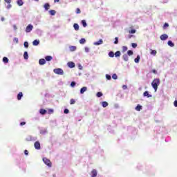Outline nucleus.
Wrapping results in <instances>:
<instances>
[{
    "label": "nucleus",
    "mask_w": 177,
    "mask_h": 177,
    "mask_svg": "<svg viewBox=\"0 0 177 177\" xmlns=\"http://www.w3.org/2000/svg\"><path fill=\"white\" fill-rule=\"evenodd\" d=\"M152 88H153L155 92H157L158 89V86L160 85V79L156 78L151 82Z\"/></svg>",
    "instance_id": "f257e3e1"
},
{
    "label": "nucleus",
    "mask_w": 177,
    "mask_h": 177,
    "mask_svg": "<svg viewBox=\"0 0 177 177\" xmlns=\"http://www.w3.org/2000/svg\"><path fill=\"white\" fill-rule=\"evenodd\" d=\"M55 74H57L58 75H63L64 74V71L63 69L58 68L53 70Z\"/></svg>",
    "instance_id": "f03ea898"
},
{
    "label": "nucleus",
    "mask_w": 177,
    "mask_h": 177,
    "mask_svg": "<svg viewBox=\"0 0 177 177\" xmlns=\"http://www.w3.org/2000/svg\"><path fill=\"white\" fill-rule=\"evenodd\" d=\"M43 161L48 167H52V162H50V160L48 159L47 158H44Z\"/></svg>",
    "instance_id": "7ed1b4c3"
},
{
    "label": "nucleus",
    "mask_w": 177,
    "mask_h": 177,
    "mask_svg": "<svg viewBox=\"0 0 177 177\" xmlns=\"http://www.w3.org/2000/svg\"><path fill=\"white\" fill-rule=\"evenodd\" d=\"M33 28H34V26H32V25L31 24L28 25L26 28V32H31Z\"/></svg>",
    "instance_id": "20e7f679"
},
{
    "label": "nucleus",
    "mask_w": 177,
    "mask_h": 177,
    "mask_svg": "<svg viewBox=\"0 0 177 177\" xmlns=\"http://www.w3.org/2000/svg\"><path fill=\"white\" fill-rule=\"evenodd\" d=\"M35 149H36L37 150H39L41 149V144L39 143V142L36 141L35 142Z\"/></svg>",
    "instance_id": "39448f33"
},
{
    "label": "nucleus",
    "mask_w": 177,
    "mask_h": 177,
    "mask_svg": "<svg viewBox=\"0 0 177 177\" xmlns=\"http://www.w3.org/2000/svg\"><path fill=\"white\" fill-rule=\"evenodd\" d=\"M67 66L69 68H74V67H75V64L73 62H69L67 63Z\"/></svg>",
    "instance_id": "423d86ee"
},
{
    "label": "nucleus",
    "mask_w": 177,
    "mask_h": 177,
    "mask_svg": "<svg viewBox=\"0 0 177 177\" xmlns=\"http://www.w3.org/2000/svg\"><path fill=\"white\" fill-rule=\"evenodd\" d=\"M160 39L161 41H166V39H168V35L167 34L160 35Z\"/></svg>",
    "instance_id": "0eeeda50"
},
{
    "label": "nucleus",
    "mask_w": 177,
    "mask_h": 177,
    "mask_svg": "<svg viewBox=\"0 0 177 177\" xmlns=\"http://www.w3.org/2000/svg\"><path fill=\"white\" fill-rule=\"evenodd\" d=\"M97 176V171L96 169H93L91 171V177H96Z\"/></svg>",
    "instance_id": "6e6552de"
},
{
    "label": "nucleus",
    "mask_w": 177,
    "mask_h": 177,
    "mask_svg": "<svg viewBox=\"0 0 177 177\" xmlns=\"http://www.w3.org/2000/svg\"><path fill=\"white\" fill-rule=\"evenodd\" d=\"M44 8L45 10H49V9H50V4L46 3L44 5Z\"/></svg>",
    "instance_id": "1a4fd4ad"
},
{
    "label": "nucleus",
    "mask_w": 177,
    "mask_h": 177,
    "mask_svg": "<svg viewBox=\"0 0 177 177\" xmlns=\"http://www.w3.org/2000/svg\"><path fill=\"white\" fill-rule=\"evenodd\" d=\"M88 91V88L86 86H84L80 89V93L82 95L84 92H86Z\"/></svg>",
    "instance_id": "9d476101"
},
{
    "label": "nucleus",
    "mask_w": 177,
    "mask_h": 177,
    "mask_svg": "<svg viewBox=\"0 0 177 177\" xmlns=\"http://www.w3.org/2000/svg\"><path fill=\"white\" fill-rule=\"evenodd\" d=\"M45 63H46V61L45 60V59H40L39 60V64H40V66H44Z\"/></svg>",
    "instance_id": "9b49d317"
},
{
    "label": "nucleus",
    "mask_w": 177,
    "mask_h": 177,
    "mask_svg": "<svg viewBox=\"0 0 177 177\" xmlns=\"http://www.w3.org/2000/svg\"><path fill=\"white\" fill-rule=\"evenodd\" d=\"M32 45H33L34 46H38V45H39V40H37V39L34 40V41H32Z\"/></svg>",
    "instance_id": "f8f14e48"
},
{
    "label": "nucleus",
    "mask_w": 177,
    "mask_h": 177,
    "mask_svg": "<svg viewBox=\"0 0 177 177\" xmlns=\"http://www.w3.org/2000/svg\"><path fill=\"white\" fill-rule=\"evenodd\" d=\"M102 44H103V40L102 39H100L99 40V41L95 42L94 45L99 46V45H102Z\"/></svg>",
    "instance_id": "ddd939ff"
},
{
    "label": "nucleus",
    "mask_w": 177,
    "mask_h": 177,
    "mask_svg": "<svg viewBox=\"0 0 177 177\" xmlns=\"http://www.w3.org/2000/svg\"><path fill=\"white\" fill-rule=\"evenodd\" d=\"M73 28L75 31H78V30H80V26L78 25V24H74Z\"/></svg>",
    "instance_id": "4468645a"
},
{
    "label": "nucleus",
    "mask_w": 177,
    "mask_h": 177,
    "mask_svg": "<svg viewBox=\"0 0 177 177\" xmlns=\"http://www.w3.org/2000/svg\"><path fill=\"white\" fill-rule=\"evenodd\" d=\"M143 96L147 97H151V95L149 94V91L144 92Z\"/></svg>",
    "instance_id": "2eb2a0df"
},
{
    "label": "nucleus",
    "mask_w": 177,
    "mask_h": 177,
    "mask_svg": "<svg viewBox=\"0 0 177 177\" xmlns=\"http://www.w3.org/2000/svg\"><path fill=\"white\" fill-rule=\"evenodd\" d=\"M21 97H23V93L19 92L17 95V99L18 100H21Z\"/></svg>",
    "instance_id": "dca6fc26"
},
{
    "label": "nucleus",
    "mask_w": 177,
    "mask_h": 177,
    "mask_svg": "<svg viewBox=\"0 0 177 177\" xmlns=\"http://www.w3.org/2000/svg\"><path fill=\"white\" fill-rule=\"evenodd\" d=\"M167 44H168V45H169V46H171V48H174V46H175V44H174V43L172 42V41H171V40H169L168 42H167Z\"/></svg>",
    "instance_id": "f3484780"
},
{
    "label": "nucleus",
    "mask_w": 177,
    "mask_h": 177,
    "mask_svg": "<svg viewBox=\"0 0 177 177\" xmlns=\"http://www.w3.org/2000/svg\"><path fill=\"white\" fill-rule=\"evenodd\" d=\"M45 59L47 62H50L52 59H53V57H52V56L50 55H47L46 56Z\"/></svg>",
    "instance_id": "a211bd4d"
},
{
    "label": "nucleus",
    "mask_w": 177,
    "mask_h": 177,
    "mask_svg": "<svg viewBox=\"0 0 177 177\" xmlns=\"http://www.w3.org/2000/svg\"><path fill=\"white\" fill-rule=\"evenodd\" d=\"M17 3L19 6H23L24 3L23 2V0H17Z\"/></svg>",
    "instance_id": "6ab92c4d"
},
{
    "label": "nucleus",
    "mask_w": 177,
    "mask_h": 177,
    "mask_svg": "<svg viewBox=\"0 0 177 177\" xmlns=\"http://www.w3.org/2000/svg\"><path fill=\"white\" fill-rule=\"evenodd\" d=\"M122 57H123V59L124 60V62H128L129 57H128V55L127 54L123 55Z\"/></svg>",
    "instance_id": "aec40b11"
},
{
    "label": "nucleus",
    "mask_w": 177,
    "mask_h": 177,
    "mask_svg": "<svg viewBox=\"0 0 177 177\" xmlns=\"http://www.w3.org/2000/svg\"><path fill=\"white\" fill-rule=\"evenodd\" d=\"M49 13L51 15V16H55L56 15V11L55 10H50Z\"/></svg>",
    "instance_id": "412c9836"
},
{
    "label": "nucleus",
    "mask_w": 177,
    "mask_h": 177,
    "mask_svg": "<svg viewBox=\"0 0 177 177\" xmlns=\"http://www.w3.org/2000/svg\"><path fill=\"white\" fill-rule=\"evenodd\" d=\"M70 50L71 52H74L75 50H77V47L74 46H72L70 47Z\"/></svg>",
    "instance_id": "4be33fe9"
},
{
    "label": "nucleus",
    "mask_w": 177,
    "mask_h": 177,
    "mask_svg": "<svg viewBox=\"0 0 177 177\" xmlns=\"http://www.w3.org/2000/svg\"><path fill=\"white\" fill-rule=\"evenodd\" d=\"M24 57L26 60H27V59H28V53H27V51H25L24 53Z\"/></svg>",
    "instance_id": "5701e85b"
},
{
    "label": "nucleus",
    "mask_w": 177,
    "mask_h": 177,
    "mask_svg": "<svg viewBox=\"0 0 177 177\" xmlns=\"http://www.w3.org/2000/svg\"><path fill=\"white\" fill-rule=\"evenodd\" d=\"M39 113H40V114L44 115L45 114H46V110H45V109H40Z\"/></svg>",
    "instance_id": "b1692460"
},
{
    "label": "nucleus",
    "mask_w": 177,
    "mask_h": 177,
    "mask_svg": "<svg viewBox=\"0 0 177 177\" xmlns=\"http://www.w3.org/2000/svg\"><path fill=\"white\" fill-rule=\"evenodd\" d=\"M115 56L116 57H120L121 56V52H120V51H116V52L115 53Z\"/></svg>",
    "instance_id": "393cba45"
},
{
    "label": "nucleus",
    "mask_w": 177,
    "mask_h": 177,
    "mask_svg": "<svg viewBox=\"0 0 177 177\" xmlns=\"http://www.w3.org/2000/svg\"><path fill=\"white\" fill-rule=\"evenodd\" d=\"M127 50H128V47L127 46H123L122 52L124 53V52H127Z\"/></svg>",
    "instance_id": "a878e982"
},
{
    "label": "nucleus",
    "mask_w": 177,
    "mask_h": 177,
    "mask_svg": "<svg viewBox=\"0 0 177 177\" xmlns=\"http://www.w3.org/2000/svg\"><path fill=\"white\" fill-rule=\"evenodd\" d=\"M102 107H107V106H109V103H107L106 101L102 102Z\"/></svg>",
    "instance_id": "bb28decb"
},
{
    "label": "nucleus",
    "mask_w": 177,
    "mask_h": 177,
    "mask_svg": "<svg viewBox=\"0 0 177 177\" xmlns=\"http://www.w3.org/2000/svg\"><path fill=\"white\" fill-rule=\"evenodd\" d=\"M136 110L137 111H140V110H142V105H138L136 107Z\"/></svg>",
    "instance_id": "cd10ccee"
},
{
    "label": "nucleus",
    "mask_w": 177,
    "mask_h": 177,
    "mask_svg": "<svg viewBox=\"0 0 177 177\" xmlns=\"http://www.w3.org/2000/svg\"><path fill=\"white\" fill-rule=\"evenodd\" d=\"M139 60H140V56L138 55L137 57L134 59L135 63H139Z\"/></svg>",
    "instance_id": "c85d7f7f"
},
{
    "label": "nucleus",
    "mask_w": 177,
    "mask_h": 177,
    "mask_svg": "<svg viewBox=\"0 0 177 177\" xmlns=\"http://www.w3.org/2000/svg\"><path fill=\"white\" fill-rule=\"evenodd\" d=\"M82 24L83 27H86V26H87L86 21H85V19L82 20Z\"/></svg>",
    "instance_id": "c756f323"
},
{
    "label": "nucleus",
    "mask_w": 177,
    "mask_h": 177,
    "mask_svg": "<svg viewBox=\"0 0 177 177\" xmlns=\"http://www.w3.org/2000/svg\"><path fill=\"white\" fill-rule=\"evenodd\" d=\"M3 63H8L9 62V59H8V57H4L3 58Z\"/></svg>",
    "instance_id": "7c9ffc66"
},
{
    "label": "nucleus",
    "mask_w": 177,
    "mask_h": 177,
    "mask_svg": "<svg viewBox=\"0 0 177 177\" xmlns=\"http://www.w3.org/2000/svg\"><path fill=\"white\" fill-rule=\"evenodd\" d=\"M85 42H86V40H85L84 38H82L80 40V44H85Z\"/></svg>",
    "instance_id": "2f4dec72"
},
{
    "label": "nucleus",
    "mask_w": 177,
    "mask_h": 177,
    "mask_svg": "<svg viewBox=\"0 0 177 177\" xmlns=\"http://www.w3.org/2000/svg\"><path fill=\"white\" fill-rule=\"evenodd\" d=\"M114 52H113V51H110L109 53V57H114Z\"/></svg>",
    "instance_id": "473e14b6"
},
{
    "label": "nucleus",
    "mask_w": 177,
    "mask_h": 177,
    "mask_svg": "<svg viewBox=\"0 0 177 177\" xmlns=\"http://www.w3.org/2000/svg\"><path fill=\"white\" fill-rule=\"evenodd\" d=\"M151 55H153V56H156V55H157V51L155 50H151Z\"/></svg>",
    "instance_id": "72a5a7b5"
},
{
    "label": "nucleus",
    "mask_w": 177,
    "mask_h": 177,
    "mask_svg": "<svg viewBox=\"0 0 177 177\" xmlns=\"http://www.w3.org/2000/svg\"><path fill=\"white\" fill-rule=\"evenodd\" d=\"M127 55L128 56H132V55H133V51L129 50L127 51Z\"/></svg>",
    "instance_id": "f704fd0d"
},
{
    "label": "nucleus",
    "mask_w": 177,
    "mask_h": 177,
    "mask_svg": "<svg viewBox=\"0 0 177 177\" xmlns=\"http://www.w3.org/2000/svg\"><path fill=\"white\" fill-rule=\"evenodd\" d=\"M136 32V30H135V29H132L129 31V34H135Z\"/></svg>",
    "instance_id": "c9c22d12"
},
{
    "label": "nucleus",
    "mask_w": 177,
    "mask_h": 177,
    "mask_svg": "<svg viewBox=\"0 0 177 177\" xmlns=\"http://www.w3.org/2000/svg\"><path fill=\"white\" fill-rule=\"evenodd\" d=\"M102 96H103V93L102 92L97 93V97H102Z\"/></svg>",
    "instance_id": "e433bc0d"
},
{
    "label": "nucleus",
    "mask_w": 177,
    "mask_h": 177,
    "mask_svg": "<svg viewBox=\"0 0 177 177\" xmlns=\"http://www.w3.org/2000/svg\"><path fill=\"white\" fill-rule=\"evenodd\" d=\"M70 104H75V100L71 99L70 100Z\"/></svg>",
    "instance_id": "4c0bfd02"
},
{
    "label": "nucleus",
    "mask_w": 177,
    "mask_h": 177,
    "mask_svg": "<svg viewBox=\"0 0 177 177\" xmlns=\"http://www.w3.org/2000/svg\"><path fill=\"white\" fill-rule=\"evenodd\" d=\"M131 46H132V48H137L138 47V44L136 43H132L131 44Z\"/></svg>",
    "instance_id": "58836bf2"
},
{
    "label": "nucleus",
    "mask_w": 177,
    "mask_h": 177,
    "mask_svg": "<svg viewBox=\"0 0 177 177\" xmlns=\"http://www.w3.org/2000/svg\"><path fill=\"white\" fill-rule=\"evenodd\" d=\"M112 78H113V80H117V78H118L117 74H113L112 75Z\"/></svg>",
    "instance_id": "ea45409f"
},
{
    "label": "nucleus",
    "mask_w": 177,
    "mask_h": 177,
    "mask_svg": "<svg viewBox=\"0 0 177 177\" xmlns=\"http://www.w3.org/2000/svg\"><path fill=\"white\" fill-rule=\"evenodd\" d=\"M64 114H68V113H70V111H68V109H64Z\"/></svg>",
    "instance_id": "a19ab883"
},
{
    "label": "nucleus",
    "mask_w": 177,
    "mask_h": 177,
    "mask_svg": "<svg viewBox=\"0 0 177 177\" xmlns=\"http://www.w3.org/2000/svg\"><path fill=\"white\" fill-rule=\"evenodd\" d=\"M14 42H16V44H19V38L17 37L14 38Z\"/></svg>",
    "instance_id": "79ce46f5"
},
{
    "label": "nucleus",
    "mask_w": 177,
    "mask_h": 177,
    "mask_svg": "<svg viewBox=\"0 0 177 177\" xmlns=\"http://www.w3.org/2000/svg\"><path fill=\"white\" fill-rule=\"evenodd\" d=\"M114 44H115V45H117V44H118V37L115 38Z\"/></svg>",
    "instance_id": "37998d69"
},
{
    "label": "nucleus",
    "mask_w": 177,
    "mask_h": 177,
    "mask_svg": "<svg viewBox=\"0 0 177 177\" xmlns=\"http://www.w3.org/2000/svg\"><path fill=\"white\" fill-rule=\"evenodd\" d=\"M48 114H53V109H48Z\"/></svg>",
    "instance_id": "c03bdc74"
},
{
    "label": "nucleus",
    "mask_w": 177,
    "mask_h": 177,
    "mask_svg": "<svg viewBox=\"0 0 177 177\" xmlns=\"http://www.w3.org/2000/svg\"><path fill=\"white\" fill-rule=\"evenodd\" d=\"M76 13H77V15H80V13H81V10H80V8H77V9H76Z\"/></svg>",
    "instance_id": "a18cd8bd"
},
{
    "label": "nucleus",
    "mask_w": 177,
    "mask_h": 177,
    "mask_svg": "<svg viewBox=\"0 0 177 177\" xmlns=\"http://www.w3.org/2000/svg\"><path fill=\"white\" fill-rule=\"evenodd\" d=\"M24 46L26 48H28V42L25 41V42L24 43Z\"/></svg>",
    "instance_id": "49530a36"
},
{
    "label": "nucleus",
    "mask_w": 177,
    "mask_h": 177,
    "mask_svg": "<svg viewBox=\"0 0 177 177\" xmlns=\"http://www.w3.org/2000/svg\"><path fill=\"white\" fill-rule=\"evenodd\" d=\"M106 80H111V76L109 75H106Z\"/></svg>",
    "instance_id": "de8ad7c7"
},
{
    "label": "nucleus",
    "mask_w": 177,
    "mask_h": 177,
    "mask_svg": "<svg viewBox=\"0 0 177 177\" xmlns=\"http://www.w3.org/2000/svg\"><path fill=\"white\" fill-rule=\"evenodd\" d=\"M71 86H72V88H74V86H75V82H72L71 83Z\"/></svg>",
    "instance_id": "09e8293b"
},
{
    "label": "nucleus",
    "mask_w": 177,
    "mask_h": 177,
    "mask_svg": "<svg viewBox=\"0 0 177 177\" xmlns=\"http://www.w3.org/2000/svg\"><path fill=\"white\" fill-rule=\"evenodd\" d=\"M84 50L86 53H88V52H89V48L85 47Z\"/></svg>",
    "instance_id": "8fccbe9b"
},
{
    "label": "nucleus",
    "mask_w": 177,
    "mask_h": 177,
    "mask_svg": "<svg viewBox=\"0 0 177 177\" xmlns=\"http://www.w3.org/2000/svg\"><path fill=\"white\" fill-rule=\"evenodd\" d=\"M169 25L168 24V23H165L163 26V28H165V27H169Z\"/></svg>",
    "instance_id": "3c124183"
},
{
    "label": "nucleus",
    "mask_w": 177,
    "mask_h": 177,
    "mask_svg": "<svg viewBox=\"0 0 177 177\" xmlns=\"http://www.w3.org/2000/svg\"><path fill=\"white\" fill-rule=\"evenodd\" d=\"M24 154H25L26 156H28V151L27 149H26V150L24 151Z\"/></svg>",
    "instance_id": "603ef678"
},
{
    "label": "nucleus",
    "mask_w": 177,
    "mask_h": 177,
    "mask_svg": "<svg viewBox=\"0 0 177 177\" xmlns=\"http://www.w3.org/2000/svg\"><path fill=\"white\" fill-rule=\"evenodd\" d=\"M10 8H12V5L10 3H8V5L7 6V9H10Z\"/></svg>",
    "instance_id": "864d4df0"
},
{
    "label": "nucleus",
    "mask_w": 177,
    "mask_h": 177,
    "mask_svg": "<svg viewBox=\"0 0 177 177\" xmlns=\"http://www.w3.org/2000/svg\"><path fill=\"white\" fill-rule=\"evenodd\" d=\"M6 3H10L12 2V0H4Z\"/></svg>",
    "instance_id": "5fc2aeb1"
},
{
    "label": "nucleus",
    "mask_w": 177,
    "mask_h": 177,
    "mask_svg": "<svg viewBox=\"0 0 177 177\" xmlns=\"http://www.w3.org/2000/svg\"><path fill=\"white\" fill-rule=\"evenodd\" d=\"M21 127H23V125H26V122H21L20 123Z\"/></svg>",
    "instance_id": "6e6d98bb"
},
{
    "label": "nucleus",
    "mask_w": 177,
    "mask_h": 177,
    "mask_svg": "<svg viewBox=\"0 0 177 177\" xmlns=\"http://www.w3.org/2000/svg\"><path fill=\"white\" fill-rule=\"evenodd\" d=\"M132 37H133V35H128V39H131V38H132Z\"/></svg>",
    "instance_id": "4d7b16f0"
},
{
    "label": "nucleus",
    "mask_w": 177,
    "mask_h": 177,
    "mask_svg": "<svg viewBox=\"0 0 177 177\" xmlns=\"http://www.w3.org/2000/svg\"><path fill=\"white\" fill-rule=\"evenodd\" d=\"M152 73L153 74H157V71H156V69L152 70Z\"/></svg>",
    "instance_id": "13d9d810"
},
{
    "label": "nucleus",
    "mask_w": 177,
    "mask_h": 177,
    "mask_svg": "<svg viewBox=\"0 0 177 177\" xmlns=\"http://www.w3.org/2000/svg\"><path fill=\"white\" fill-rule=\"evenodd\" d=\"M174 104L175 107H177V100L174 101Z\"/></svg>",
    "instance_id": "bf43d9fd"
},
{
    "label": "nucleus",
    "mask_w": 177,
    "mask_h": 177,
    "mask_svg": "<svg viewBox=\"0 0 177 177\" xmlns=\"http://www.w3.org/2000/svg\"><path fill=\"white\" fill-rule=\"evenodd\" d=\"M14 30H17V26L16 25H13Z\"/></svg>",
    "instance_id": "052dcab7"
},
{
    "label": "nucleus",
    "mask_w": 177,
    "mask_h": 177,
    "mask_svg": "<svg viewBox=\"0 0 177 177\" xmlns=\"http://www.w3.org/2000/svg\"><path fill=\"white\" fill-rule=\"evenodd\" d=\"M122 88L123 89H127V85H123Z\"/></svg>",
    "instance_id": "680f3d73"
},
{
    "label": "nucleus",
    "mask_w": 177,
    "mask_h": 177,
    "mask_svg": "<svg viewBox=\"0 0 177 177\" xmlns=\"http://www.w3.org/2000/svg\"><path fill=\"white\" fill-rule=\"evenodd\" d=\"M1 21H5V18L1 17Z\"/></svg>",
    "instance_id": "e2e57ef3"
},
{
    "label": "nucleus",
    "mask_w": 177,
    "mask_h": 177,
    "mask_svg": "<svg viewBox=\"0 0 177 177\" xmlns=\"http://www.w3.org/2000/svg\"><path fill=\"white\" fill-rule=\"evenodd\" d=\"M60 0H54V2L56 3V2H59Z\"/></svg>",
    "instance_id": "0e129e2a"
},
{
    "label": "nucleus",
    "mask_w": 177,
    "mask_h": 177,
    "mask_svg": "<svg viewBox=\"0 0 177 177\" xmlns=\"http://www.w3.org/2000/svg\"><path fill=\"white\" fill-rule=\"evenodd\" d=\"M36 2H38V1H39V0H35Z\"/></svg>",
    "instance_id": "69168bd1"
}]
</instances>
